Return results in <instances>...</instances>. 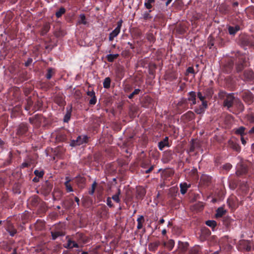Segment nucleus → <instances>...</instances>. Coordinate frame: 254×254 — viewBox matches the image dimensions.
<instances>
[{"instance_id":"obj_1","label":"nucleus","mask_w":254,"mask_h":254,"mask_svg":"<svg viewBox=\"0 0 254 254\" xmlns=\"http://www.w3.org/2000/svg\"><path fill=\"white\" fill-rule=\"evenodd\" d=\"M87 137L86 136H78L76 140L72 142L71 145L72 146L80 145L87 142Z\"/></svg>"},{"instance_id":"obj_2","label":"nucleus","mask_w":254,"mask_h":254,"mask_svg":"<svg viewBox=\"0 0 254 254\" xmlns=\"http://www.w3.org/2000/svg\"><path fill=\"white\" fill-rule=\"evenodd\" d=\"M122 24V21L120 20L118 23L117 27L110 33L109 36V40L112 41L115 37H116L120 33L121 27Z\"/></svg>"},{"instance_id":"obj_3","label":"nucleus","mask_w":254,"mask_h":254,"mask_svg":"<svg viewBox=\"0 0 254 254\" xmlns=\"http://www.w3.org/2000/svg\"><path fill=\"white\" fill-rule=\"evenodd\" d=\"M234 100L235 99L232 95H227V98L224 101V106L229 108L232 106Z\"/></svg>"},{"instance_id":"obj_4","label":"nucleus","mask_w":254,"mask_h":254,"mask_svg":"<svg viewBox=\"0 0 254 254\" xmlns=\"http://www.w3.org/2000/svg\"><path fill=\"white\" fill-rule=\"evenodd\" d=\"M155 0H146L144 5L147 9H151L155 3Z\"/></svg>"},{"instance_id":"obj_5","label":"nucleus","mask_w":254,"mask_h":254,"mask_svg":"<svg viewBox=\"0 0 254 254\" xmlns=\"http://www.w3.org/2000/svg\"><path fill=\"white\" fill-rule=\"evenodd\" d=\"M175 243L172 240H169L167 242L164 243V245L169 250H171L174 246Z\"/></svg>"},{"instance_id":"obj_6","label":"nucleus","mask_w":254,"mask_h":254,"mask_svg":"<svg viewBox=\"0 0 254 254\" xmlns=\"http://www.w3.org/2000/svg\"><path fill=\"white\" fill-rule=\"evenodd\" d=\"M158 146L160 150H162L165 146H168V138L166 137L163 141L160 142Z\"/></svg>"},{"instance_id":"obj_7","label":"nucleus","mask_w":254,"mask_h":254,"mask_svg":"<svg viewBox=\"0 0 254 254\" xmlns=\"http://www.w3.org/2000/svg\"><path fill=\"white\" fill-rule=\"evenodd\" d=\"M69 181H66L64 183V190H66V192H69L73 191L72 186L68 182Z\"/></svg>"},{"instance_id":"obj_8","label":"nucleus","mask_w":254,"mask_h":254,"mask_svg":"<svg viewBox=\"0 0 254 254\" xmlns=\"http://www.w3.org/2000/svg\"><path fill=\"white\" fill-rule=\"evenodd\" d=\"M188 246V244L186 242H179L178 244V248L182 251L186 250Z\"/></svg>"},{"instance_id":"obj_9","label":"nucleus","mask_w":254,"mask_h":254,"mask_svg":"<svg viewBox=\"0 0 254 254\" xmlns=\"http://www.w3.org/2000/svg\"><path fill=\"white\" fill-rule=\"evenodd\" d=\"M71 112V108L69 107L66 109V113L64 116V122H67L70 118Z\"/></svg>"},{"instance_id":"obj_10","label":"nucleus","mask_w":254,"mask_h":254,"mask_svg":"<svg viewBox=\"0 0 254 254\" xmlns=\"http://www.w3.org/2000/svg\"><path fill=\"white\" fill-rule=\"evenodd\" d=\"M180 187H181V192L182 194H185L188 188L189 187V186H188L186 183H182L180 184Z\"/></svg>"},{"instance_id":"obj_11","label":"nucleus","mask_w":254,"mask_h":254,"mask_svg":"<svg viewBox=\"0 0 254 254\" xmlns=\"http://www.w3.org/2000/svg\"><path fill=\"white\" fill-rule=\"evenodd\" d=\"M240 30V27L238 26H236L235 27H229V33L231 35L234 34L236 32Z\"/></svg>"},{"instance_id":"obj_12","label":"nucleus","mask_w":254,"mask_h":254,"mask_svg":"<svg viewBox=\"0 0 254 254\" xmlns=\"http://www.w3.org/2000/svg\"><path fill=\"white\" fill-rule=\"evenodd\" d=\"M225 211L222 208H219L217 210L216 214V217H221L224 214Z\"/></svg>"},{"instance_id":"obj_13","label":"nucleus","mask_w":254,"mask_h":254,"mask_svg":"<svg viewBox=\"0 0 254 254\" xmlns=\"http://www.w3.org/2000/svg\"><path fill=\"white\" fill-rule=\"evenodd\" d=\"M189 100L192 101L193 104L195 103V95L194 92H190L189 94Z\"/></svg>"},{"instance_id":"obj_14","label":"nucleus","mask_w":254,"mask_h":254,"mask_svg":"<svg viewBox=\"0 0 254 254\" xmlns=\"http://www.w3.org/2000/svg\"><path fill=\"white\" fill-rule=\"evenodd\" d=\"M118 57V54H110L107 56L108 60L109 62H112L114 59Z\"/></svg>"},{"instance_id":"obj_15","label":"nucleus","mask_w":254,"mask_h":254,"mask_svg":"<svg viewBox=\"0 0 254 254\" xmlns=\"http://www.w3.org/2000/svg\"><path fill=\"white\" fill-rule=\"evenodd\" d=\"M77 247V244L75 243L74 242L70 241V240H68V243L66 246V248H72L73 247Z\"/></svg>"},{"instance_id":"obj_16","label":"nucleus","mask_w":254,"mask_h":254,"mask_svg":"<svg viewBox=\"0 0 254 254\" xmlns=\"http://www.w3.org/2000/svg\"><path fill=\"white\" fill-rule=\"evenodd\" d=\"M206 224L209 227L214 228L216 225V223L214 220H208L206 222Z\"/></svg>"},{"instance_id":"obj_17","label":"nucleus","mask_w":254,"mask_h":254,"mask_svg":"<svg viewBox=\"0 0 254 254\" xmlns=\"http://www.w3.org/2000/svg\"><path fill=\"white\" fill-rule=\"evenodd\" d=\"M110 82L111 81L109 78H106L103 83L104 87L105 88L109 87L110 85Z\"/></svg>"},{"instance_id":"obj_18","label":"nucleus","mask_w":254,"mask_h":254,"mask_svg":"<svg viewBox=\"0 0 254 254\" xmlns=\"http://www.w3.org/2000/svg\"><path fill=\"white\" fill-rule=\"evenodd\" d=\"M120 194V191L119 190L118 193L112 196V199L116 202L120 201L119 195Z\"/></svg>"},{"instance_id":"obj_19","label":"nucleus","mask_w":254,"mask_h":254,"mask_svg":"<svg viewBox=\"0 0 254 254\" xmlns=\"http://www.w3.org/2000/svg\"><path fill=\"white\" fill-rule=\"evenodd\" d=\"M137 228L140 229L142 227V223L143 221V217L142 216H140L139 218L137 219Z\"/></svg>"},{"instance_id":"obj_20","label":"nucleus","mask_w":254,"mask_h":254,"mask_svg":"<svg viewBox=\"0 0 254 254\" xmlns=\"http://www.w3.org/2000/svg\"><path fill=\"white\" fill-rule=\"evenodd\" d=\"M231 147H232L234 150L237 151H239L240 150V147L236 144L233 142H232L230 144Z\"/></svg>"},{"instance_id":"obj_21","label":"nucleus","mask_w":254,"mask_h":254,"mask_svg":"<svg viewBox=\"0 0 254 254\" xmlns=\"http://www.w3.org/2000/svg\"><path fill=\"white\" fill-rule=\"evenodd\" d=\"M63 14H64V7H61L60 8L59 10L56 12L55 16H62V15Z\"/></svg>"},{"instance_id":"obj_22","label":"nucleus","mask_w":254,"mask_h":254,"mask_svg":"<svg viewBox=\"0 0 254 254\" xmlns=\"http://www.w3.org/2000/svg\"><path fill=\"white\" fill-rule=\"evenodd\" d=\"M245 128L243 127H240L239 128L236 130V132L238 134L242 135L244 133Z\"/></svg>"},{"instance_id":"obj_23","label":"nucleus","mask_w":254,"mask_h":254,"mask_svg":"<svg viewBox=\"0 0 254 254\" xmlns=\"http://www.w3.org/2000/svg\"><path fill=\"white\" fill-rule=\"evenodd\" d=\"M53 70L52 69H49L48 71V73L46 75V77L47 79H50L52 76L53 74Z\"/></svg>"},{"instance_id":"obj_24","label":"nucleus","mask_w":254,"mask_h":254,"mask_svg":"<svg viewBox=\"0 0 254 254\" xmlns=\"http://www.w3.org/2000/svg\"><path fill=\"white\" fill-rule=\"evenodd\" d=\"M34 173L37 176L39 177H42L44 174V173L43 171H40L38 170H35L34 171Z\"/></svg>"},{"instance_id":"obj_25","label":"nucleus","mask_w":254,"mask_h":254,"mask_svg":"<svg viewBox=\"0 0 254 254\" xmlns=\"http://www.w3.org/2000/svg\"><path fill=\"white\" fill-rule=\"evenodd\" d=\"M52 237L53 239H56L58 237L61 235V234L59 232H56L55 233H52Z\"/></svg>"},{"instance_id":"obj_26","label":"nucleus","mask_w":254,"mask_h":254,"mask_svg":"<svg viewBox=\"0 0 254 254\" xmlns=\"http://www.w3.org/2000/svg\"><path fill=\"white\" fill-rule=\"evenodd\" d=\"M96 187V182H94L92 185V188H91V190L89 191V193L90 194H92L94 193Z\"/></svg>"},{"instance_id":"obj_27","label":"nucleus","mask_w":254,"mask_h":254,"mask_svg":"<svg viewBox=\"0 0 254 254\" xmlns=\"http://www.w3.org/2000/svg\"><path fill=\"white\" fill-rule=\"evenodd\" d=\"M158 244L157 242L151 244L149 245V248L152 250H154L155 248H156L158 246Z\"/></svg>"},{"instance_id":"obj_28","label":"nucleus","mask_w":254,"mask_h":254,"mask_svg":"<svg viewBox=\"0 0 254 254\" xmlns=\"http://www.w3.org/2000/svg\"><path fill=\"white\" fill-rule=\"evenodd\" d=\"M139 89H135L131 94H130L129 96H128V98H132V97L135 94H137L139 93Z\"/></svg>"},{"instance_id":"obj_29","label":"nucleus","mask_w":254,"mask_h":254,"mask_svg":"<svg viewBox=\"0 0 254 254\" xmlns=\"http://www.w3.org/2000/svg\"><path fill=\"white\" fill-rule=\"evenodd\" d=\"M92 98L90 99L89 103L90 104L94 105L96 103V99L95 98V96L91 97Z\"/></svg>"},{"instance_id":"obj_30","label":"nucleus","mask_w":254,"mask_h":254,"mask_svg":"<svg viewBox=\"0 0 254 254\" xmlns=\"http://www.w3.org/2000/svg\"><path fill=\"white\" fill-rule=\"evenodd\" d=\"M198 97L199 99L201 101H203L205 98V97L202 96L201 94V93L198 92L197 94Z\"/></svg>"},{"instance_id":"obj_31","label":"nucleus","mask_w":254,"mask_h":254,"mask_svg":"<svg viewBox=\"0 0 254 254\" xmlns=\"http://www.w3.org/2000/svg\"><path fill=\"white\" fill-rule=\"evenodd\" d=\"M32 62V59H29L25 63V65L26 66H28L29 65H30Z\"/></svg>"},{"instance_id":"obj_32","label":"nucleus","mask_w":254,"mask_h":254,"mask_svg":"<svg viewBox=\"0 0 254 254\" xmlns=\"http://www.w3.org/2000/svg\"><path fill=\"white\" fill-rule=\"evenodd\" d=\"M87 95L90 96L91 97H93L94 96H95V93L93 91H88L87 92Z\"/></svg>"},{"instance_id":"obj_33","label":"nucleus","mask_w":254,"mask_h":254,"mask_svg":"<svg viewBox=\"0 0 254 254\" xmlns=\"http://www.w3.org/2000/svg\"><path fill=\"white\" fill-rule=\"evenodd\" d=\"M79 22L85 24L86 23L85 21V17H81V20Z\"/></svg>"},{"instance_id":"obj_34","label":"nucleus","mask_w":254,"mask_h":254,"mask_svg":"<svg viewBox=\"0 0 254 254\" xmlns=\"http://www.w3.org/2000/svg\"><path fill=\"white\" fill-rule=\"evenodd\" d=\"M187 72L189 73H192L193 72V69L192 67H190L188 68Z\"/></svg>"},{"instance_id":"obj_35","label":"nucleus","mask_w":254,"mask_h":254,"mask_svg":"<svg viewBox=\"0 0 254 254\" xmlns=\"http://www.w3.org/2000/svg\"><path fill=\"white\" fill-rule=\"evenodd\" d=\"M202 102V106H203V108L204 109H205L206 108L207 106V103L206 102H205L204 100Z\"/></svg>"},{"instance_id":"obj_36","label":"nucleus","mask_w":254,"mask_h":254,"mask_svg":"<svg viewBox=\"0 0 254 254\" xmlns=\"http://www.w3.org/2000/svg\"><path fill=\"white\" fill-rule=\"evenodd\" d=\"M111 198H109L108 199H107V204L109 206H111L112 205L111 204Z\"/></svg>"},{"instance_id":"obj_37","label":"nucleus","mask_w":254,"mask_h":254,"mask_svg":"<svg viewBox=\"0 0 254 254\" xmlns=\"http://www.w3.org/2000/svg\"><path fill=\"white\" fill-rule=\"evenodd\" d=\"M242 143L243 144L245 145L246 143V141L244 139L243 137L241 138Z\"/></svg>"},{"instance_id":"obj_38","label":"nucleus","mask_w":254,"mask_h":254,"mask_svg":"<svg viewBox=\"0 0 254 254\" xmlns=\"http://www.w3.org/2000/svg\"><path fill=\"white\" fill-rule=\"evenodd\" d=\"M245 249L248 251H249L251 250V246L248 245L246 247Z\"/></svg>"},{"instance_id":"obj_39","label":"nucleus","mask_w":254,"mask_h":254,"mask_svg":"<svg viewBox=\"0 0 254 254\" xmlns=\"http://www.w3.org/2000/svg\"><path fill=\"white\" fill-rule=\"evenodd\" d=\"M172 1V0H167V1L166 2V5H168L169 3L171 2Z\"/></svg>"},{"instance_id":"obj_40","label":"nucleus","mask_w":254,"mask_h":254,"mask_svg":"<svg viewBox=\"0 0 254 254\" xmlns=\"http://www.w3.org/2000/svg\"><path fill=\"white\" fill-rule=\"evenodd\" d=\"M162 234L165 235L166 233V230L165 229H163L162 232Z\"/></svg>"},{"instance_id":"obj_41","label":"nucleus","mask_w":254,"mask_h":254,"mask_svg":"<svg viewBox=\"0 0 254 254\" xmlns=\"http://www.w3.org/2000/svg\"><path fill=\"white\" fill-rule=\"evenodd\" d=\"M250 132L251 133H254V127L250 130Z\"/></svg>"},{"instance_id":"obj_42","label":"nucleus","mask_w":254,"mask_h":254,"mask_svg":"<svg viewBox=\"0 0 254 254\" xmlns=\"http://www.w3.org/2000/svg\"><path fill=\"white\" fill-rule=\"evenodd\" d=\"M164 222V220L163 219H161L160 220V223L162 224Z\"/></svg>"},{"instance_id":"obj_43","label":"nucleus","mask_w":254,"mask_h":254,"mask_svg":"<svg viewBox=\"0 0 254 254\" xmlns=\"http://www.w3.org/2000/svg\"><path fill=\"white\" fill-rule=\"evenodd\" d=\"M251 9L252 10V11L253 12L252 14H254V7L251 8Z\"/></svg>"},{"instance_id":"obj_44","label":"nucleus","mask_w":254,"mask_h":254,"mask_svg":"<svg viewBox=\"0 0 254 254\" xmlns=\"http://www.w3.org/2000/svg\"><path fill=\"white\" fill-rule=\"evenodd\" d=\"M27 166V163H23L22 164V166L23 167H26Z\"/></svg>"},{"instance_id":"obj_45","label":"nucleus","mask_w":254,"mask_h":254,"mask_svg":"<svg viewBox=\"0 0 254 254\" xmlns=\"http://www.w3.org/2000/svg\"><path fill=\"white\" fill-rule=\"evenodd\" d=\"M196 171V170L195 169H194V170H193L192 171V173H193V174L195 173Z\"/></svg>"},{"instance_id":"obj_46","label":"nucleus","mask_w":254,"mask_h":254,"mask_svg":"<svg viewBox=\"0 0 254 254\" xmlns=\"http://www.w3.org/2000/svg\"><path fill=\"white\" fill-rule=\"evenodd\" d=\"M202 111H199V110H197L196 112H197V113L200 114V113H201Z\"/></svg>"},{"instance_id":"obj_47","label":"nucleus","mask_w":254,"mask_h":254,"mask_svg":"<svg viewBox=\"0 0 254 254\" xmlns=\"http://www.w3.org/2000/svg\"><path fill=\"white\" fill-rule=\"evenodd\" d=\"M151 169H149V170H147V171H146V173H148L149 172H150V171H151Z\"/></svg>"},{"instance_id":"obj_48","label":"nucleus","mask_w":254,"mask_h":254,"mask_svg":"<svg viewBox=\"0 0 254 254\" xmlns=\"http://www.w3.org/2000/svg\"><path fill=\"white\" fill-rule=\"evenodd\" d=\"M212 254H218V252H214V253H213Z\"/></svg>"},{"instance_id":"obj_49","label":"nucleus","mask_w":254,"mask_h":254,"mask_svg":"<svg viewBox=\"0 0 254 254\" xmlns=\"http://www.w3.org/2000/svg\"><path fill=\"white\" fill-rule=\"evenodd\" d=\"M234 4L235 5H237L238 4V2H234Z\"/></svg>"},{"instance_id":"obj_50","label":"nucleus","mask_w":254,"mask_h":254,"mask_svg":"<svg viewBox=\"0 0 254 254\" xmlns=\"http://www.w3.org/2000/svg\"><path fill=\"white\" fill-rule=\"evenodd\" d=\"M171 225H172V224L171 223V222H168V226H171Z\"/></svg>"},{"instance_id":"obj_51","label":"nucleus","mask_w":254,"mask_h":254,"mask_svg":"<svg viewBox=\"0 0 254 254\" xmlns=\"http://www.w3.org/2000/svg\"><path fill=\"white\" fill-rule=\"evenodd\" d=\"M82 254H88L87 252H83Z\"/></svg>"},{"instance_id":"obj_52","label":"nucleus","mask_w":254,"mask_h":254,"mask_svg":"<svg viewBox=\"0 0 254 254\" xmlns=\"http://www.w3.org/2000/svg\"><path fill=\"white\" fill-rule=\"evenodd\" d=\"M76 201L78 202L79 201V199L77 198H76Z\"/></svg>"},{"instance_id":"obj_53","label":"nucleus","mask_w":254,"mask_h":254,"mask_svg":"<svg viewBox=\"0 0 254 254\" xmlns=\"http://www.w3.org/2000/svg\"><path fill=\"white\" fill-rule=\"evenodd\" d=\"M15 232H14L13 233H12V234H10L11 235L13 236L14 235V233H15Z\"/></svg>"},{"instance_id":"obj_54","label":"nucleus","mask_w":254,"mask_h":254,"mask_svg":"<svg viewBox=\"0 0 254 254\" xmlns=\"http://www.w3.org/2000/svg\"><path fill=\"white\" fill-rule=\"evenodd\" d=\"M80 16H84L83 15H82V14H80Z\"/></svg>"}]
</instances>
